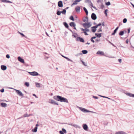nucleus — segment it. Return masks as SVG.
<instances>
[{"instance_id": "52", "label": "nucleus", "mask_w": 134, "mask_h": 134, "mask_svg": "<svg viewBox=\"0 0 134 134\" xmlns=\"http://www.w3.org/2000/svg\"><path fill=\"white\" fill-rule=\"evenodd\" d=\"M4 90L3 88H2L1 90H0V91L2 92H4Z\"/></svg>"}, {"instance_id": "4", "label": "nucleus", "mask_w": 134, "mask_h": 134, "mask_svg": "<svg viewBox=\"0 0 134 134\" xmlns=\"http://www.w3.org/2000/svg\"><path fill=\"white\" fill-rule=\"evenodd\" d=\"M123 92L127 96H129L131 97H134V94H132L130 93L126 92L125 90L123 91Z\"/></svg>"}, {"instance_id": "44", "label": "nucleus", "mask_w": 134, "mask_h": 134, "mask_svg": "<svg viewBox=\"0 0 134 134\" xmlns=\"http://www.w3.org/2000/svg\"><path fill=\"white\" fill-rule=\"evenodd\" d=\"M70 19L72 20V21H74V19L73 17V16H71L70 17Z\"/></svg>"}, {"instance_id": "34", "label": "nucleus", "mask_w": 134, "mask_h": 134, "mask_svg": "<svg viewBox=\"0 0 134 134\" xmlns=\"http://www.w3.org/2000/svg\"><path fill=\"white\" fill-rule=\"evenodd\" d=\"M62 56L63 57H64L65 58V59H67L68 60V61H70L71 62H72V60H70V59H69L67 57H65L63 55H62Z\"/></svg>"}, {"instance_id": "17", "label": "nucleus", "mask_w": 134, "mask_h": 134, "mask_svg": "<svg viewBox=\"0 0 134 134\" xmlns=\"http://www.w3.org/2000/svg\"><path fill=\"white\" fill-rule=\"evenodd\" d=\"M97 54H99L101 55H104V52L102 51H98L96 53Z\"/></svg>"}, {"instance_id": "19", "label": "nucleus", "mask_w": 134, "mask_h": 134, "mask_svg": "<svg viewBox=\"0 0 134 134\" xmlns=\"http://www.w3.org/2000/svg\"><path fill=\"white\" fill-rule=\"evenodd\" d=\"M75 9L77 12H79L80 10V7L79 6H77L75 8Z\"/></svg>"}, {"instance_id": "43", "label": "nucleus", "mask_w": 134, "mask_h": 134, "mask_svg": "<svg viewBox=\"0 0 134 134\" xmlns=\"http://www.w3.org/2000/svg\"><path fill=\"white\" fill-rule=\"evenodd\" d=\"M108 11V9H106L105 10L104 13L105 14L106 16H107V12Z\"/></svg>"}, {"instance_id": "14", "label": "nucleus", "mask_w": 134, "mask_h": 134, "mask_svg": "<svg viewBox=\"0 0 134 134\" xmlns=\"http://www.w3.org/2000/svg\"><path fill=\"white\" fill-rule=\"evenodd\" d=\"M51 103L52 104H54L56 105H58V103H56V102L54 100L52 99H51L50 100V102H49Z\"/></svg>"}, {"instance_id": "42", "label": "nucleus", "mask_w": 134, "mask_h": 134, "mask_svg": "<svg viewBox=\"0 0 134 134\" xmlns=\"http://www.w3.org/2000/svg\"><path fill=\"white\" fill-rule=\"evenodd\" d=\"M25 85L27 87H28L29 86V83L28 82H26L25 83Z\"/></svg>"}, {"instance_id": "18", "label": "nucleus", "mask_w": 134, "mask_h": 134, "mask_svg": "<svg viewBox=\"0 0 134 134\" xmlns=\"http://www.w3.org/2000/svg\"><path fill=\"white\" fill-rule=\"evenodd\" d=\"M69 25L71 26L75 27L76 26V24L74 22H71L69 24Z\"/></svg>"}, {"instance_id": "10", "label": "nucleus", "mask_w": 134, "mask_h": 134, "mask_svg": "<svg viewBox=\"0 0 134 134\" xmlns=\"http://www.w3.org/2000/svg\"><path fill=\"white\" fill-rule=\"evenodd\" d=\"M63 24L71 32H72V31L69 28V26L67 23L66 22H64L63 23Z\"/></svg>"}, {"instance_id": "5", "label": "nucleus", "mask_w": 134, "mask_h": 134, "mask_svg": "<svg viewBox=\"0 0 134 134\" xmlns=\"http://www.w3.org/2000/svg\"><path fill=\"white\" fill-rule=\"evenodd\" d=\"M14 90L16 91V93L18 95L20 96H23V94L20 90L15 89H14Z\"/></svg>"}, {"instance_id": "26", "label": "nucleus", "mask_w": 134, "mask_h": 134, "mask_svg": "<svg viewBox=\"0 0 134 134\" xmlns=\"http://www.w3.org/2000/svg\"><path fill=\"white\" fill-rule=\"evenodd\" d=\"M37 126L35 127L34 129H33L32 130V131L33 132H36L37 131Z\"/></svg>"}, {"instance_id": "48", "label": "nucleus", "mask_w": 134, "mask_h": 134, "mask_svg": "<svg viewBox=\"0 0 134 134\" xmlns=\"http://www.w3.org/2000/svg\"><path fill=\"white\" fill-rule=\"evenodd\" d=\"M78 2L77 0H76L74 2V3L75 5L77 4V2Z\"/></svg>"}, {"instance_id": "33", "label": "nucleus", "mask_w": 134, "mask_h": 134, "mask_svg": "<svg viewBox=\"0 0 134 134\" xmlns=\"http://www.w3.org/2000/svg\"><path fill=\"white\" fill-rule=\"evenodd\" d=\"M66 12V10L65 9H64L63 10V11H61V13H62L63 14H65Z\"/></svg>"}, {"instance_id": "50", "label": "nucleus", "mask_w": 134, "mask_h": 134, "mask_svg": "<svg viewBox=\"0 0 134 134\" xmlns=\"http://www.w3.org/2000/svg\"><path fill=\"white\" fill-rule=\"evenodd\" d=\"M83 32L84 33L85 35H88V34L86 32L83 31Z\"/></svg>"}, {"instance_id": "49", "label": "nucleus", "mask_w": 134, "mask_h": 134, "mask_svg": "<svg viewBox=\"0 0 134 134\" xmlns=\"http://www.w3.org/2000/svg\"><path fill=\"white\" fill-rule=\"evenodd\" d=\"M102 29L101 28H100L98 29V30L97 32H102Z\"/></svg>"}, {"instance_id": "39", "label": "nucleus", "mask_w": 134, "mask_h": 134, "mask_svg": "<svg viewBox=\"0 0 134 134\" xmlns=\"http://www.w3.org/2000/svg\"><path fill=\"white\" fill-rule=\"evenodd\" d=\"M105 5H110V2H108L105 3Z\"/></svg>"}, {"instance_id": "53", "label": "nucleus", "mask_w": 134, "mask_h": 134, "mask_svg": "<svg viewBox=\"0 0 134 134\" xmlns=\"http://www.w3.org/2000/svg\"><path fill=\"white\" fill-rule=\"evenodd\" d=\"M93 98L95 99H98V97L97 96H93Z\"/></svg>"}, {"instance_id": "15", "label": "nucleus", "mask_w": 134, "mask_h": 134, "mask_svg": "<svg viewBox=\"0 0 134 134\" xmlns=\"http://www.w3.org/2000/svg\"><path fill=\"white\" fill-rule=\"evenodd\" d=\"M1 68L3 70H5L6 69L7 67L5 65H2L1 66Z\"/></svg>"}, {"instance_id": "45", "label": "nucleus", "mask_w": 134, "mask_h": 134, "mask_svg": "<svg viewBox=\"0 0 134 134\" xmlns=\"http://www.w3.org/2000/svg\"><path fill=\"white\" fill-rule=\"evenodd\" d=\"M89 1H91L90 0H86V2H87V3H88L89 4V5L90 6V5L91 4V3H90V2Z\"/></svg>"}, {"instance_id": "59", "label": "nucleus", "mask_w": 134, "mask_h": 134, "mask_svg": "<svg viewBox=\"0 0 134 134\" xmlns=\"http://www.w3.org/2000/svg\"><path fill=\"white\" fill-rule=\"evenodd\" d=\"M102 25V24L101 23H99L97 25L98 26H100Z\"/></svg>"}, {"instance_id": "57", "label": "nucleus", "mask_w": 134, "mask_h": 134, "mask_svg": "<svg viewBox=\"0 0 134 134\" xmlns=\"http://www.w3.org/2000/svg\"><path fill=\"white\" fill-rule=\"evenodd\" d=\"M100 39H97L95 41L97 42H99L100 41Z\"/></svg>"}, {"instance_id": "28", "label": "nucleus", "mask_w": 134, "mask_h": 134, "mask_svg": "<svg viewBox=\"0 0 134 134\" xmlns=\"http://www.w3.org/2000/svg\"><path fill=\"white\" fill-rule=\"evenodd\" d=\"M89 1L90 2V3H91V4L90 5V6H91L93 8L95 9L96 10H97L95 6H94L93 5V4H92V3L91 1Z\"/></svg>"}, {"instance_id": "25", "label": "nucleus", "mask_w": 134, "mask_h": 134, "mask_svg": "<svg viewBox=\"0 0 134 134\" xmlns=\"http://www.w3.org/2000/svg\"><path fill=\"white\" fill-rule=\"evenodd\" d=\"M83 9L84 10V11H85V12L86 13V15H88V11L86 9V8L84 7L83 8Z\"/></svg>"}, {"instance_id": "20", "label": "nucleus", "mask_w": 134, "mask_h": 134, "mask_svg": "<svg viewBox=\"0 0 134 134\" xmlns=\"http://www.w3.org/2000/svg\"><path fill=\"white\" fill-rule=\"evenodd\" d=\"M81 30L83 31H84L85 32H88L90 30L89 29H88L87 28H85V29H84L82 28H81L80 29Z\"/></svg>"}, {"instance_id": "35", "label": "nucleus", "mask_w": 134, "mask_h": 134, "mask_svg": "<svg viewBox=\"0 0 134 134\" xmlns=\"http://www.w3.org/2000/svg\"><path fill=\"white\" fill-rule=\"evenodd\" d=\"M72 126L76 128L78 127L79 128H80V127H79L78 125L76 124H73L72 125Z\"/></svg>"}, {"instance_id": "64", "label": "nucleus", "mask_w": 134, "mask_h": 134, "mask_svg": "<svg viewBox=\"0 0 134 134\" xmlns=\"http://www.w3.org/2000/svg\"><path fill=\"white\" fill-rule=\"evenodd\" d=\"M75 5V4L74 3V2L71 5V7H72V6L73 5Z\"/></svg>"}, {"instance_id": "6", "label": "nucleus", "mask_w": 134, "mask_h": 134, "mask_svg": "<svg viewBox=\"0 0 134 134\" xmlns=\"http://www.w3.org/2000/svg\"><path fill=\"white\" fill-rule=\"evenodd\" d=\"M29 73L31 75L34 76H37L39 74L37 72L34 71L32 72H29Z\"/></svg>"}, {"instance_id": "11", "label": "nucleus", "mask_w": 134, "mask_h": 134, "mask_svg": "<svg viewBox=\"0 0 134 134\" xmlns=\"http://www.w3.org/2000/svg\"><path fill=\"white\" fill-rule=\"evenodd\" d=\"M61 102H63L65 103H68V101L67 99L64 98L63 97H62V99Z\"/></svg>"}, {"instance_id": "37", "label": "nucleus", "mask_w": 134, "mask_h": 134, "mask_svg": "<svg viewBox=\"0 0 134 134\" xmlns=\"http://www.w3.org/2000/svg\"><path fill=\"white\" fill-rule=\"evenodd\" d=\"M82 54V53H79L75 55V56L76 57H78L79 56L81 55Z\"/></svg>"}, {"instance_id": "12", "label": "nucleus", "mask_w": 134, "mask_h": 134, "mask_svg": "<svg viewBox=\"0 0 134 134\" xmlns=\"http://www.w3.org/2000/svg\"><path fill=\"white\" fill-rule=\"evenodd\" d=\"M59 132L60 134H64V133H66V131L65 129L62 128V131H60Z\"/></svg>"}, {"instance_id": "54", "label": "nucleus", "mask_w": 134, "mask_h": 134, "mask_svg": "<svg viewBox=\"0 0 134 134\" xmlns=\"http://www.w3.org/2000/svg\"><path fill=\"white\" fill-rule=\"evenodd\" d=\"M77 35V34H75V35L73 34L72 35V36H74L75 38H76V35Z\"/></svg>"}, {"instance_id": "29", "label": "nucleus", "mask_w": 134, "mask_h": 134, "mask_svg": "<svg viewBox=\"0 0 134 134\" xmlns=\"http://www.w3.org/2000/svg\"><path fill=\"white\" fill-rule=\"evenodd\" d=\"M82 52L83 54H87L88 53V51L86 50H83L82 51Z\"/></svg>"}, {"instance_id": "16", "label": "nucleus", "mask_w": 134, "mask_h": 134, "mask_svg": "<svg viewBox=\"0 0 134 134\" xmlns=\"http://www.w3.org/2000/svg\"><path fill=\"white\" fill-rule=\"evenodd\" d=\"M115 134H126V133L124 131H120L116 132Z\"/></svg>"}, {"instance_id": "55", "label": "nucleus", "mask_w": 134, "mask_h": 134, "mask_svg": "<svg viewBox=\"0 0 134 134\" xmlns=\"http://www.w3.org/2000/svg\"><path fill=\"white\" fill-rule=\"evenodd\" d=\"M81 62L83 64V65H84L85 66H86L85 64V63L83 62V61L81 60Z\"/></svg>"}, {"instance_id": "62", "label": "nucleus", "mask_w": 134, "mask_h": 134, "mask_svg": "<svg viewBox=\"0 0 134 134\" xmlns=\"http://www.w3.org/2000/svg\"><path fill=\"white\" fill-rule=\"evenodd\" d=\"M99 96L100 97H103V98H106V97H105V96H101V95H99Z\"/></svg>"}, {"instance_id": "60", "label": "nucleus", "mask_w": 134, "mask_h": 134, "mask_svg": "<svg viewBox=\"0 0 134 134\" xmlns=\"http://www.w3.org/2000/svg\"><path fill=\"white\" fill-rule=\"evenodd\" d=\"M101 7L102 8H104L105 7V6H104V5L102 4L101 5Z\"/></svg>"}, {"instance_id": "22", "label": "nucleus", "mask_w": 134, "mask_h": 134, "mask_svg": "<svg viewBox=\"0 0 134 134\" xmlns=\"http://www.w3.org/2000/svg\"><path fill=\"white\" fill-rule=\"evenodd\" d=\"M118 28H119V27H117L116 28V29L114 30V32H113V33L111 35H114L115 34V33H116V31H117V30H118Z\"/></svg>"}, {"instance_id": "41", "label": "nucleus", "mask_w": 134, "mask_h": 134, "mask_svg": "<svg viewBox=\"0 0 134 134\" xmlns=\"http://www.w3.org/2000/svg\"><path fill=\"white\" fill-rule=\"evenodd\" d=\"M127 21V19L126 18H124L123 19V22L124 23H126Z\"/></svg>"}, {"instance_id": "51", "label": "nucleus", "mask_w": 134, "mask_h": 134, "mask_svg": "<svg viewBox=\"0 0 134 134\" xmlns=\"http://www.w3.org/2000/svg\"><path fill=\"white\" fill-rule=\"evenodd\" d=\"M91 41L93 43H94V40H93V39H92V38H91Z\"/></svg>"}, {"instance_id": "2", "label": "nucleus", "mask_w": 134, "mask_h": 134, "mask_svg": "<svg viewBox=\"0 0 134 134\" xmlns=\"http://www.w3.org/2000/svg\"><path fill=\"white\" fill-rule=\"evenodd\" d=\"M62 97L59 96H55L53 97V98L57 101L61 102Z\"/></svg>"}, {"instance_id": "58", "label": "nucleus", "mask_w": 134, "mask_h": 134, "mask_svg": "<svg viewBox=\"0 0 134 134\" xmlns=\"http://www.w3.org/2000/svg\"><path fill=\"white\" fill-rule=\"evenodd\" d=\"M129 42V40L128 39H127L126 41V43L127 44Z\"/></svg>"}, {"instance_id": "7", "label": "nucleus", "mask_w": 134, "mask_h": 134, "mask_svg": "<svg viewBox=\"0 0 134 134\" xmlns=\"http://www.w3.org/2000/svg\"><path fill=\"white\" fill-rule=\"evenodd\" d=\"M18 59L19 61L21 63L25 64V65H26V64L25 63L23 59H22L20 57H19L18 58Z\"/></svg>"}, {"instance_id": "47", "label": "nucleus", "mask_w": 134, "mask_h": 134, "mask_svg": "<svg viewBox=\"0 0 134 134\" xmlns=\"http://www.w3.org/2000/svg\"><path fill=\"white\" fill-rule=\"evenodd\" d=\"M92 31L93 32H94L96 31V29H92Z\"/></svg>"}, {"instance_id": "13", "label": "nucleus", "mask_w": 134, "mask_h": 134, "mask_svg": "<svg viewBox=\"0 0 134 134\" xmlns=\"http://www.w3.org/2000/svg\"><path fill=\"white\" fill-rule=\"evenodd\" d=\"M58 5L59 7H63V3L62 1H60L58 3Z\"/></svg>"}, {"instance_id": "3", "label": "nucleus", "mask_w": 134, "mask_h": 134, "mask_svg": "<svg viewBox=\"0 0 134 134\" xmlns=\"http://www.w3.org/2000/svg\"><path fill=\"white\" fill-rule=\"evenodd\" d=\"M83 26L85 28H89L91 26L90 23L87 22L83 23L82 24Z\"/></svg>"}, {"instance_id": "9", "label": "nucleus", "mask_w": 134, "mask_h": 134, "mask_svg": "<svg viewBox=\"0 0 134 134\" xmlns=\"http://www.w3.org/2000/svg\"><path fill=\"white\" fill-rule=\"evenodd\" d=\"M91 18L93 20H95L97 19V16L94 13H92L91 16Z\"/></svg>"}, {"instance_id": "56", "label": "nucleus", "mask_w": 134, "mask_h": 134, "mask_svg": "<svg viewBox=\"0 0 134 134\" xmlns=\"http://www.w3.org/2000/svg\"><path fill=\"white\" fill-rule=\"evenodd\" d=\"M118 60L119 62L120 63H121V62L122 60H121V59H118Z\"/></svg>"}, {"instance_id": "21", "label": "nucleus", "mask_w": 134, "mask_h": 134, "mask_svg": "<svg viewBox=\"0 0 134 134\" xmlns=\"http://www.w3.org/2000/svg\"><path fill=\"white\" fill-rule=\"evenodd\" d=\"M83 128L84 130H87L88 129V127L86 124H84L83 126Z\"/></svg>"}, {"instance_id": "36", "label": "nucleus", "mask_w": 134, "mask_h": 134, "mask_svg": "<svg viewBox=\"0 0 134 134\" xmlns=\"http://www.w3.org/2000/svg\"><path fill=\"white\" fill-rule=\"evenodd\" d=\"M98 27V26H97V25L94 26L92 27L91 28V29H96Z\"/></svg>"}, {"instance_id": "32", "label": "nucleus", "mask_w": 134, "mask_h": 134, "mask_svg": "<svg viewBox=\"0 0 134 134\" xmlns=\"http://www.w3.org/2000/svg\"><path fill=\"white\" fill-rule=\"evenodd\" d=\"M31 115V114H25L24 115V116L25 117H29Z\"/></svg>"}, {"instance_id": "27", "label": "nucleus", "mask_w": 134, "mask_h": 134, "mask_svg": "<svg viewBox=\"0 0 134 134\" xmlns=\"http://www.w3.org/2000/svg\"><path fill=\"white\" fill-rule=\"evenodd\" d=\"M88 21V19L87 17H85V18L83 19V21L84 22H87Z\"/></svg>"}, {"instance_id": "30", "label": "nucleus", "mask_w": 134, "mask_h": 134, "mask_svg": "<svg viewBox=\"0 0 134 134\" xmlns=\"http://www.w3.org/2000/svg\"><path fill=\"white\" fill-rule=\"evenodd\" d=\"M35 85L36 87H40V84L38 83H35Z\"/></svg>"}, {"instance_id": "23", "label": "nucleus", "mask_w": 134, "mask_h": 134, "mask_svg": "<svg viewBox=\"0 0 134 134\" xmlns=\"http://www.w3.org/2000/svg\"><path fill=\"white\" fill-rule=\"evenodd\" d=\"M1 104L2 107H5L7 105V104L5 103H1Z\"/></svg>"}, {"instance_id": "31", "label": "nucleus", "mask_w": 134, "mask_h": 134, "mask_svg": "<svg viewBox=\"0 0 134 134\" xmlns=\"http://www.w3.org/2000/svg\"><path fill=\"white\" fill-rule=\"evenodd\" d=\"M124 34V31H120L119 34V35L120 36H122Z\"/></svg>"}, {"instance_id": "40", "label": "nucleus", "mask_w": 134, "mask_h": 134, "mask_svg": "<svg viewBox=\"0 0 134 134\" xmlns=\"http://www.w3.org/2000/svg\"><path fill=\"white\" fill-rule=\"evenodd\" d=\"M1 1L3 2L8 3V1L7 0H2Z\"/></svg>"}, {"instance_id": "38", "label": "nucleus", "mask_w": 134, "mask_h": 134, "mask_svg": "<svg viewBox=\"0 0 134 134\" xmlns=\"http://www.w3.org/2000/svg\"><path fill=\"white\" fill-rule=\"evenodd\" d=\"M61 13V12L58 11L57 12V14L58 15H60Z\"/></svg>"}, {"instance_id": "8", "label": "nucleus", "mask_w": 134, "mask_h": 134, "mask_svg": "<svg viewBox=\"0 0 134 134\" xmlns=\"http://www.w3.org/2000/svg\"><path fill=\"white\" fill-rule=\"evenodd\" d=\"M76 40L77 41H79L80 42H84V41L83 39L82 38L79 37H77L76 39Z\"/></svg>"}, {"instance_id": "63", "label": "nucleus", "mask_w": 134, "mask_h": 134, "mask_svg": "<svg viewBox=\"0 0 134 134\" xmlns=\"http://www.w3.org/2000/svg\"><path fill=\"white\" fill-rule=\"evenodd\" d=\"M130 29H129L128 30V33H129L130 32Z\"/></svg>"}, {"instance_id": "24", "label": "nucleus", "mask_w": 134, "mask_h": 134, "mask_svg": "<svg viewBox=\"0 0 134 134\" xmlns=\"http://www.w3.org/2000/svg\"><path fill=\"white\" fill-rule=\"evenodd\" d=\"M101 34H102L101 33H100V34L96 33L95 34V35L96 36H97V37H101V36H102Z\"/></svg>"}, {"instance_id": "46", "label": "nucleus", "mask_w": 134, "mask_h": 134, "mask_svg": "<svg viewBox=\"0 0 134 134\" xmlns=\"http://www.w3.org/2000/svg\"><path fill=\"white\" fill-rule=\"evenodd\" d=\"M19 33L23 37H26V36H25L24 34H23V33H21L20 32H19Z\"/></svg>"}, {"instance_id": "61", "label": "nucleus", "mask_w": 134, "mask_h": 134, "mask_svg": "<svg viewBox=\"0 0 134 134\" xmlns=\"http://www.w3.org/2000/svg\"><path fill=\"white\" fill-rule=\"evenodd\" d=\"M33 96H35V97H36V98H37V97L36 96L35 94H33Z\"/></svg>"}, {"instance_id": "1", "label": "nucleus", "mask_w": 134, "mask_h": 134, "mask_svg": "<svg viewBox=\"0 0 134 134\" xmlns=\"http://www.w3.org/2000/svg\"><path fill=\"white\" fill-rule=\"evenodd\" d=\"M79 109L81 111L83 112H91V113H96V114H97V113H96V112H93V111H90L88 110H87L86 109H85L84 108H82V107H79Z\"/></svg>"}]
</instances>
